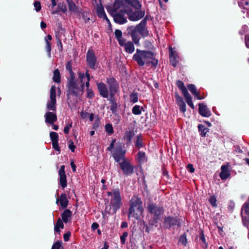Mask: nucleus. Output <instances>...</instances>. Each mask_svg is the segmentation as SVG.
Returning a JSON list of instances; mask_svg holds the SVG:
<instances>
[{
    "instance_id": "nucleus-29",
    "label": "nucleus",
    "mask_w": 249,
    "mask_h": 249,
    "mask_svg": "<svg viewBox=\"0 0 249 249\" xmlns=\"http://www.w3.org/2000/svg\"><path fill=\"white\" fill-rule=\"evenodd\" d=\"M183 95L184 96V98L185 99V101H186V103H187V104L192 109H194L195 108V106H194V104H193V103L192 102V97L191 96L190 94L188 93V92L187 93H186L185 94H183Z\"/></svg>"
},
{
    "instance_id": "nucleus-32",
    "label": "nucleus",
    "mask_w": 249,
    "mask_h": 249,
    "mask_svg": "<svg viewBox=\"0 0 249 249\" xmlns=\"http://www.w3.org/2000/svg\"><path fill=\"white\" fill-rule=\"evenodd\" d=\"M137 160L140 163H143L147 160L145 153L144 152L139 151L137 155Z\"/></svg>"
},
{
    "instance_id": "nucleus-58",
    "label": "nucleus",
    "mask_w": 249,
    "mask_h": 249,
    "mask_svg": "<svg viewBox=\"0 0 249 249\" xmlns=\"http://www.w3.org/2000/svg\"><path fill=\"white\" fill-rule=\"evenodd\" d=\"M187 169L190 173H194L195 172V168L192 164H189L187 166Z\"/></svg>"
},
{
    "instance_id": "nucleus-64",
    "label": "nucleus",
    "mask_w": 249,
    "mask_h": 249,
    "mask_svg": "<svg viewBox=\"0 0 249 249\" xmlns=\"http://www.w3.org/2000/svg\"><path fill=\"white\" fill-rule=\"evenodd\" d=\"M52 39V37L50 35H48L45 38V40L46 42H49L51 41Z\"/></svg>"
},
{
    "instance_id": "nucleus-3",
    "label": "nucleus",
    "mask_w": 249,
    "mask_h": 249,
    "mask_svg": "<svg viewBox=\"0 0 249 249\" xmlns=\"http://www.w3.org/2000/svg\"><path fill=\"white\" fill-rule=\"evenodd\" d=\"M142 202L138 196H134L129 202L128 216L138 219L143 213Z\"/></svg>"
},
{
    "instance_id": "nucleus-30",
    "label": "nucleus",
    "mask_w": 249,
    "mask_h": 249,
    "mask_svg": "<svg viewBox=\"0 0 249 249\" xmlns=\"http://www.w3.org/2000/svg\"><path fill=\"white\" fill-rule=\"evenodd\" d=\"M183 95L184 96V98L185 99V101H186V103H187V104L192 109H194L195 108V106H194V104H193V103L192 102V97L191 96L190 94L188 93V92L187 93H186L185 94H183Z\"/></svg>"
},
{
    "instance_id": "nucleus-13",
    "label": "nucleus",
    "mask_w": 249,
    "mask_h": 249,
    "mask_svg": "<svg viewBox=\"0 0 249 249\" xmlns=\"http://www.w3.org/2000/svg\"><path fill=\"white\" fill-rule=\"evenodd\" d=\"M59 178L58 179L59 184L64 189L67 187V180L66 174L65 171V166L62 165L58 171Z\"/></svg>"
},
{
    "instance_id": "nucleus-14",
    "label": "nucleus",
    "mask_w": 249,
    "mask_h": 249,
    "mask_svg": "<svg viewBox=\"0 0 249 249\" xmlns=\"http://www.w3.org/2000/svg\"><path fill=\"white\" fill-rule=\"evenodd\" d=\"M146 22L147 19L146 18H144L135 28L136 31L139 32V34L143 36H146L148 35V31L145 28Z\"/></svg>"
},
{
    "instance_id": "nucleus-46",
    "label": "nucleus",
    "mask_w": 249,
    "mask_h": 249,
    "mask_svg": "<svg viewBox=\"0 0 249 249\" xmlns=\"http://www.w3.org/2000/svg\"><path fill=\"white\" fill-rule=\"evenodd\" d=\"M128 232H124L122 235L120 237L121 243L122 245H124L125 243L126 239L128 236Z\"/></svg>"
},
{
    "instance_id": "nucleus-12",
    "label": "nucleus",
    "mask_w": 249,
    "mask_h": 249,
    "mask_svg": "<svg viewBox=\"0 0 249 249\" xmlns=\"http://www.w3.org/2000/svg\"><path fill=\"white\" fill-rule=\"evenodd\" d=\"M148 211L153 215L155 220L159 219L163 213L161 207H158L154 204H150L148 206Z\"/></svg>"
},
{
    "instance_id": "nucleus-10",
    "label": "nucleus",
    "mask_w": 249,
    "mask_h": 249,
    "mask_svg": "<svg viewBox=\"0 0 249 249\" xmlns=\"http://www.w3.org/2000/svg\"><path fill=\"white\" fill-rule=\"evenodd\" d=\"M87 62L89 68L96 69L97 66V58L92 50H89L87 53Z\"/></svg>"
},
{
    "instance_id": "nucleus-54",
    "label": "nucleus",
    "mask_w": 249,
    "mask_h": 249,
    "mask_svg": "<svg viewBox=\"0 0 249 249\" xmlns=\"http://www.w3.org/2000/svg\"><path fill=\"white\" fill-rule=\"evenodd\" d=\"M176 100L178 105L184 103L183 99L181 97L179 96L178 94H176L175 96Z\"/></svg>"
},
{
    "instance_id": "nucleus-63",
    "label": "nucleus",
    "mask_w": 249,
    "mask_h": 249,
    "mask_svg": "<svg viewBox=\"0 0 249 249\" xmlns=\"http://www.w3.org/2000/svg\"><path fill=\"white\" fill-rule=\"evenodd\" d=\"M115 142H116L115 139H113L112 140V142H111L109 146L107 147V150H108L109 151H111L112 150V149L114 147V143Z\"/></svg>"
},
{
    "instance_id": "nucleus-20",
    "label": "nucleus",
    "mask_w": 249,
    "mask_h": 249,
    "mask_svg": "<svg viewBox=\"0 0 249 249\" xmlns=\"http://www.w3.org/2000/svg\"><path fill=\"white\" fill-rule=\"evenodd\" d=\"M199 113L201 115L206 117H208L211 115L210 110L206 106L201 103L199 104Z\"/></svg>"
},
{
    "instance_id": "nucleus-18",
    "label": "nucleus",
    "mask_w": 249,
    "mask_h": 249,
    "mask_svg": "<svg viewBox=\"0 0 249 249\" xmlns=\"http://www.w3.org/2000/svg\"><path fill=\"white\" fill-rule=\"evenodd\" d=\"M172 66L176 67H180L181 66L180 64V62L182 61V59L179 56L178 52L174 50L172 48Z\"/></svg>"
},
{
    "instance_id": "nucleus-42",
    "label": "nucleus",
    "mask_w": 249,
    "mask_h": 249,
    "mask_svg": "<svg viewBox=\"0 0 249 249\" xmlns=\"http://www.w3.org/2000/svg\"><path fill=\"white\" fill-rule=\"evenodd\" d=\"M72 122L71 120H69L68 123L66 124V125L65 126L64 128V132L65 134H68L69 133V131L70 129L72 127Z\"/></svg>"
},
{
    "instance_id": "nucleus-2",
    "label": "nucleus",
    "mask_w": 249,
    "mask_h": 249,
    "mask_svg": "<svg viewBox=\"0 0 249 249\" xmlns=\"http://www.w3.org/2000/svg\"><path fill=\"white\" fill-rule=\"evenodd\" d=\"M85 84L80 83L78 80L74 77H67V96L78 97L81 96L84 92Z\"/></svg>"
},
{
    "instance_id": "nucleus-38",
    "label": "nucleus",
    "mask_w": 249,
    "mask_h": 249,
    "mask_svg": "<svg viewBox=\"0 0 249 249\" xmlns=\"http://www.w3.org/2000/svg\"><path fill=\"white\" fill-rule=\"evenodd\" d=\"M142 107H141L139 105H135L133 107L132 109V113L136 115H139L142 113Z\"/></svg>"
},
{
    "instance_id": "nucleus-51",
    "label": "nucleus",
    "mask_w": 249,
    "mask_h": 249,
    "mask_svg": "<svg viewBox=\"0 0 249 249\" xmlns=\"http://www.w3.org/2000/svg\"><path fill=\"white\" fill-rule=\"evenodd\" d=\"M87 97L90 99H92L94 96V92L92 89H87Z\"/></svg>"
},
{
    "instance_id": "nucleus-21",
    "label": "nucleus",
    "mask_w": 249,
    "mask_h": 249,
    "mask_svg": "<svg viewBox=\"0 0 249 249\" xmlns=\"http://www.w3.org/2000/svg\"><path fill=\"white\" fill-rule=\"evenodd\" d=\"M62 220L65 223H67L71 219L72 212L69 209H66L61 213Z\"/></svg>"
},
{
    "instance_id": "nucleus-24",
    "label": "nucleus",
    "mask_w": 249,
    "mask_h": 249,
    "mask_svg": "<svg viewBox=\"0 0 249 249\" xmlns=\"http://www.w3.org/2000/svg\"><path fill=\"white\" fill-rule=\"evenodd\" d=\"M139 32L136 31L135 29L133 30L130 33V36L132 37L133 42L136 45H140L139 41L140 37L139 36Z\"/></svg>"
},
{
    "instance_id": "nucleus-33",
    "label": "nucleus",
    "mask_w": 249,
    "mask_h": 249,
    "mask_svg": "<svg viewBox=\"0 0 249 249\" xmlns=\"http://www.w3.org/2000/svg\"><path fill=\"white\" fill-rule=\"evenodd\" d=\"M115 37L119 42V44H122L123 41L125 39L122 37V33L120 30H116L115 31Z\"/></svg>"
},
{
    "instance_id": "nucleus-9",
    "label": "nucleus",
    "mask_w": 249,
    "mask_h": 249,
    "mask_svg": "<svg viewBox=\"0 0 249 249\" xmlns=\"http://www.w3.org/2000/svg\"><path fill=\"white\" fill-rule=\"evenodd\" d=\"M126 14L128 16V18L132 21H137L144 17L145 12L144 11H137L131 12L127 6L124 9Z\"/></svg>"
},
{
    "instance_id": "nucleus-1",
    "label": "nucleus",
    "mask_w": 249,
    "mask_h": 249,
    "mask_svg": "<svg viewBox=\"0 0 249 249\" xmlns=\"http://www.w3.org/2000/svg\"><path fill=\"white\" fill-rule=\"evenodd\" d=\"M133 60L140 66H149L156 67L158 63V59L155 58L153 53L150 51H142L138 49L133 56Z\"/></svg>"
},
{
    "instance_id": "nucleus-26",
    "label": "nucleus",
    "mask_w": 249,
    "mask_h": 249,
    "mask_svg": "<svg viewBox=\"0 0 249 249\" xmlns=\"http://www.w3.org/2000/svg\"><path fill=\"white\" fill-rule=\"evenodd\" d=\"M63 221L60 218H58L55 225L54 230L55 232L60 233V229L64 228Z\"/></svg>"
},
{
    "instance_id": "nucleus-55",
    "label": "nucleus",
    "mask_w": 249,
    "mask_h": 249,
    "mask_svg": "<svg viewBox=\"0 0 249 249\" xmlns=\"http://www.w3.org/2000/svg\"><path fill=\"white\" fill-rule=\"evenodd\" d=\"M61 246V241H57L53 244L52 249H60Z\"/></svg>"
},
{
    "instance_id": "nucleus-4",
    "label": "nucleus",
    "mask_w": 249,
    "mask_h": 249,
    "mask_svg": "<svg viewBox=\"0 0 249 249\" xmlns=\"http://www.w3.org/2000/svg\"><path fill=\"white\" fill-rule=\"evenodd\" d=\"M107 195L110 196V206L113 213H115L122 205L120 192L119 189L112 190L111 192L107 193Z\"/></svg>"
},
{
    "instance_id": "nucleus-25",
    "label": "nucleus",
    "mask_w": 249,
    "mask_h": 249,
    "mask_svg": "<svg viewBox=\"0 0 249 249\" xmlns=\"http://www.w3.org/2000/svg\"><path fill=\"white\" fill-rule=\"evenodd\" d=\"M143 138L141 134L138 135L136 136V139L135 141V144L136 147L140 149L145 146V144L143 142Z\"/></svg>"
},
{
    "instance_id": "nucleus-34",
    "label": "nucleus",
    "mask_w": 249,
    "mask_h": 249,
    "mask_svg": "<svg viewBox=\"0 0 249 249\" xmlns=\"http://www.w3.org/2000/svg\"><path fill=\"white\" fill-rule=\"evenodd\" d=\"M97 14L100 18L105 19L107 23H110L109 20L107 18V15L102 8H99L97 9Z\"/></svg>"
},
{
    "instance_id": "nucleus-23",
    "label": "nucleus",
    "mask_w": 249,
    "mask_h": 249,
    "mask_svg": "<svg viewBox=\"0 0 249 249\" xmlns=\"http://www.w3.org/2000/svg\"><path fill=\"white\" fill-rule=\"evenodd\" d=\"M68 4L69 9L71 12L79 14L80 12V8L77 6L71 0H67Z\"/></svg>"
},
{
    "instance_id": "nucleus-17",
    "label": "nucleus",
    "mask_w": 249,
    "mask_h": 249,
    "mask_svg": "<svg viewBox=\"0 0 249 249\" xmlns=\"http://www.w3.org/2000/svg\"><path fill=\"white\" fill-rule=\"evenodd\" d=\"M45 122L51 125L53 124L57 120V116L55 113L53 112H47L45 115Z\"/></svg>"
},
{
    "instance_id": "nucleus-44",
    "label": "nucleus",
    "mask_w": 249,
    "mask_h": 249,
    "mask_svg": "<svg viewBox=\"0 0 249 249\" xmlns=\"http://www.w3.org/2000/svg\"><path fill=\"white\" fill-rule=\"evenodd\" d=\"M105 130L107 132L111 135L113 133L114 130L112 125L110 124H107L105 126Z\"/></svg>"
},
{
    "instance_id": "nucleus-61",
    "label": "nucleus",
    "mask_w": 249,
    "mask_h": 249,
    "mask_svg": "<svg viewBox=\"0 0 249 249\" xmlns=\"http://www.w3.org/2000/svg\"><path fill=\"white\" fill-rule=\"evenodd\" d=\"M52 145H53V148L55 150H57V151H60L59 147V145H58V142H52Z\"/></svg>"
},
{
    "instance_id": "nucleus-7",
    "label": "nucleus",
    "mask_w": 249,
    "mask_h": 249,
    "mask_svg": "<svg viewBox=\"0 0 249 249\" xmlns=\"http://www.w3.org/2000/svg\"><path fill=\"white\" fill-rule=\"evenodd\" d=\"M125 150L123 149V145L121 143H119L113 152V157L115 160L117 162H121V160L124 161L125 159Z\"/></svg>"
},
{
    "instance_id": "nucleus-50",
    "label": "nucleus",
    "mask_w": 249,
    "mask_h": 249,
    "mask_svg": "<svg viewBox=\"0 0 249 249\" xmlns=\"http://www.w3.org/2000/svg\"><path fill=\"white\" fill-rule=\"evenodd\" d=\"M34 5L35 7V8L36 9V12H39L41 8V4L40 2L38 1H36L34 3Z\"/></svg>"
},
{
    "instance_id": "nucleus-47",
    "label": "nucleus",
    "mask_w": 249,
    "mask_h": 249,
    "mask_svg": "<svg viewBox=\"0 0 249 249\" xmlns=\"http://www.w3.org/2000/svg\"><path fill=\"white\" fill-rule=\"evenodd\" d=\"M78 78L79 79V82L80 83H83V79L86 77L85 73H84V72H81V71H79L78 72Z\"/></svg>"
},
{
    "instance_id": "nucleus-11",
    "label": "nucleus",
    "mask_w": 249,
    "mask_h": 249,
    "mask_svg": "<svg viewBox=\"0 0 249 249\" xmlns=\"http://www.w3.org/2000/svg\"><path fill=\"white\" fill-rule=\"evenodd\" d=\"M107 82L109 86V95L112 98L118 91L119 85L116 79L113 77L107 78Z\"/></svg>"
},
{
    "instance_id": "nucleus-48",
    "label": "nucleus",
    "mask_w": 249,
    "mask_h": 249,
    "mask_svg": "<svg viewBox=\"0 0 249 249\" xmlns=\"http://www.w3.org/2000/svg\"><path fill=\"white\" fill-rule=\"evenodd\" d=\"M179 242V243H180L181 244L184 246L186 245L187 243V240L185 234L180 236Z\"/></svg>"
},
{
    "instance_id": "nucleus-35",
    "label": "nucleus",
    "mask_w": 249,
    "mask_h": 249,
    "mask_svg": "<svg viewBox=\"0 0 249 249\" xmlns=\"http://www.w3.org/2000/svg\"><path fill=\"white\" fill-rule=\"evenodd\" d=\"M176 84L179 89L181 91L183 95L188 92L187 89L185 88L183 83L181 81L179 80L177 81Z\"/></svg>"
},
{
    "instance_id": "nucleus-22",
    "label": "nucleus",
    "mask_w": 249,
    "mask_h": 249,
    "mask_svg": "<svg viewBox=\"0 0 249 249\" xmlns=\"http://www.w3.org/2000/svg\"><path fill=\"white\" fill-rule=\"evenodd\" d=\"M230 176V173L228 169V167L226 165H222L221 167V173L220 174V178L222 180L226 179Z\"/></svg>"
},
{
    "instance_id": "nucleus-27",
    "label": "nucleus",
    "mask_w": 249,
    "mask_h": 249,
    "mask_svg": "<svg viewBox=\"0 0 249 249\" xmlns=\"http://www.w3.org/2000/svg\"><path fill=\"white\" fill-rule=\"evenodd\" d=\"M125 2L136 9H140L141 8V5L138 0H125Z\"/></svg>"
},
{
    "instance_id": "nucleus-15",
    "label": "nucleus",
    "mask_w": 249,
    "mask_h": 249,
    "mask_svg": "<svg viewBox=\"0 0 249 249\" xmlns=\"http://www.w3.org/2000/svg\"><path fill=\"white\" fill-rule=\"evenodd\" d=\"M97 89L99 90L100 95L103 98H107L109 95V90L106 85L103 82L97 83Z\"/></svg>"
},
{
    "instance_id": "nucleus-37",
    "label": "nucleus",
    "mask_w": 249,
    "mask_h": 249,
    "mask_svg": "<svg viewBox=\"0 0 249 249\" xmlns=\"http://www.w3.org/2000/svg\"><path fill=\"white\" fill-rule=\"evenodd\" d=\"M134 135V133L132 131H128L125 133L124 139L127 140V143L129 144L132 140V138Z\"/></svg>"
},
{
    "instance_id": "nucleus-45",
    "label": "nucleus",
    "mask_w": 249,
    "mask_h": 249,
    "mask_svg": "<svg viewBox=\"0 0 249 249\" xmlns=\"http://www.w3.org/2000/svg\"><path fill=\"white\" fill-rule=\"evenodd\" d=\"M216 201L217 200L215 196H213L210 197L209 202L213 207H216L217 206Z\"/></svg>"
},
{
    "instance_id": "nucleus-31",
    "label": "nucleus",
    "mask_w": 249,
    "mask_h": 249,
    "mask_svg": "<svg viewBox=\"0 0 249 249\" xmlns=\"http://www.w3.org/2000/svg\"><path fill=\"white\" fill-rule=\"evenodd\" d=\"M53 81L57 83H60L61 82V76L58 69H55L53 71Z\"/></svg>"
},
{
    "instance_id": "nucleus-5",
    "label": "nucleus",
    "mask_w": 249,
    "mask_h": 249,
    "mask_svg": "<svg viewBox=\"0 0 249 249\" xmlns=\"http://www.w3.org/2000/svg\"><path fill=\"white\" fill-rule=\"evenodd\" d=\"M50 100L47 104V107L49 110H52L53 112L56 111V87L53 86L50 89Z\"/></svg>"
},
{
    "instance_id": "nucleus-8",
    "label": "nucleus",
    "mask_w": 249,
    "mask_h": 249,
    "mask_svg": "<svg viewBox=\"0 0 249 249\" xmlns=\"http://www.w3.org/2000/svg\"><path fill=\"white\" fill-rule=\"evenodd\" d=\"M126 9V6L124 3L121 6L120 8L118 10H120V12L115 14L114 16V21L120 24H124L126 22L127 19L126 17L124 16L126 13L124 9Z\"/></svg>"
},
{
    "instance_id": "nucleus-60",
    "label": "nucleus",
    "mask_w": 249,
    "mask_h": 249,
    "mask_svg": "<svg viewBox=\"0 0 249 249\" xmlns=\"http://www.w3.org/2000/svg\"><path fill=\"white\" fill-rule=\"evenodd\" d=\"M57 46L58 47L59 50L60 51H62L63 50V45H62V42L59 38H58L57 40Z\"/></svg>"
},
{
    "instance_id": "nucleus-41",
    "label": "nucleus",
    "mask_w": 249,
    "mask_h": 249,
    "mask_svg": "<svg viewBox=\"0 0 249 249\" xmlns=\"http://www.w3.org/2000/svg\"><path fill=\"white\" fill-rule=\"evenodd\" d=\"M50 136L52 142H58V135L56 132H51Z\"/></svg>"
},
{
    "instance_id": "nucleus-40",
    "label": "nucleus",
    "mask_w": 249,
    "mask_h": 249,
    "mask_svg": "<svg viewBox=\"0 0 249 249\" xmlns=\"http://www.w3.org/2000/svg\"><path fill=\"white\" fill-rule=\"evenodd\" d=\"M198 127L199 131L200 132L201 136H205L206 133L208 132V129L202 124H199Z\"/></svg>"
},
{
    "instance_id": "nucleus-53",
    "label": "nucleus",
    "mask_w": 249,
    "mask_h": 249,
    "mask_svg": "<svg viewBox=\"0 0 249 249\" xmlns=\"http://www.w3.org/2000/svg\"><path fill=\"white\" fill-rule=\"evenodd\" d=\"M59 11H61L63 12V13H65L66 12V11H67L66 7L65 6H61V7L59 6H58V10H57V11H53L52 12V14H55V13H56L57 12H58Z\"/></svg>"
},
{
    "instance_id": "nucleus-16",
    "label": "nucleus",
    "mask_w": 249,
    "mask_h": 249,
    "mask_svg": "<svg viewBox=\"0 0 249 249\" xmlns=\"http://www.w3.org/2000/svg\"><path fill=\"white\" fill-rule=\"evenodd\" d=\"M134 42L130 41H126L125 39L123 41L122 44H120L121 46L124 47V51L128 53H132L135 50V47L134 45Z\"/></svg>"
},
{
    "instance_id": "nucleus-6",
    "label": "nucleus",
    "mask_w": 249,
    "mask_h": 249,
    "mask_svg": "<svg viewBox=\"0 0 249 249\" xmlns=\"http://www.w3.org/2000/svg\"><path fill=\"white\" fill-rule=\"evenodd\" d=\"M119 166L125 176H130L134 173V166L126 160L119 162Z\"/></svg>"
},
{
    "instance_id": "nucleus-59",
    "label": "nucleus",
    "mask_w": 249,
    "mask_h": 249,
    "mask_svg": "<svg viewBox=\"0 0 249 249\" xmlns=\"http://www.w3.org/2000/svg\"><path fill=\"white\" fill-rule=\"evenodd\" d=\"M71 236V232L68 231L65 233L63 235L64 240L65 241H68L69 240L70 237Z\"/></svg>"
},
{
    "instance_id": "nucleus-62",
    "label": "nucleus",
    "mask_w": 249,
    "mask_h": 249,
    "mask_svg": "<svg viewBox=\"0 0 249 249\" xmlns=\"http://www.w3.org/2000/svg\"><path fill=\"white\" fill-rule=\"evenodd\" d=\"M100 125V122L98 120H96L93 124V129H97Z\"/></svg>"
},
{
    "instance_id": "nucleus-57",
    "label": "nucleus",
    "mask_w": 249,
    "mask_h": 249,
    "mask_svg": "<svg viewBox=\"0 0 249 249\" xmlns=\"http://www.w3.org/2000/svg\"><path fill=\"white\" fill-rule=\"evenodd\" d=\"M69 148L72 152L74 151L75 146L71 140L69 141Z\"/></svg>"
},
{
    "instance_id": "nucleus-36",
    "label": "nucleus",
    "mask_w": 249,
    "mask_h": 249,
    "mask_svg": "<svg viewBox=\"0 0 249 249\" xmlns=\"http://www.w3.org/2000/svg\"><path fill=\"white\" fill-rule=\"evenodd\" d=\"M123 3H124L123 0H115L114 4L112 7V10L113 12H117Z\"/></svg>"
},
{
    "instance_id": "nucleus-28",
    "label": "nucleus",
    "mask_w": 249,
    "mask_h": 249,
    "mask_svg": "<svg viewBox=\"0 0 249 249\" xmlns=\"http://www.w3.org/2000/svg\"><path fill=\"white\" fill-rule=\"evenodd\" d=\"M188 89L190 92L198 99H201L202 98L199 96L198 93L196 91V89L195 86L193 84H189L187 85Z\"/></svg>"
},
{
    "instance_id": "nucleus-39",
    "label": "nucleus",
    "mask_w": 249,
    "mask_h": 249,
    "mask_svg": "<svg viewBox=\"0 0 249 249\" xmlns=\"http://www.w3.org/2000/svg\"><path fill=\"white\" fill-rule=\"evenodd\" d=\"M66 69L67 71H69L70 73V76L69 77H74L75 74L73 72L72 70V63L71 61H69L67 62L66 66Z\"/></svg>"
},
{
    "instance_id": "nucleus-19",
    "label": "nucleus",
    "mask_w": 249,
    "mask_h": 249,
    "mask_svg": "<svg viewBox=\"0 0 249 249\" xmlns=\"http://www.w3.org/2000/svg\"><path fill=\"white\" fill-rule=\"evenodd\" d=\"M56 204L60 203L61 207L63 209H65L68 205L69 201L67 198L66 195L65 194H62L60 197L56 198Z\"/></svg>"
},
{
    "instance_id": "nucleus-56",
    "label": "nucleus",
    "mask_w": 249,
    "mask_h": 249,
    "mask_svg": "<svg viewBox=\"0 0 249 249\" xmlns=\"http://www.w3.org/2000/svg\"><path fill=\"white\" fill-rule=\"evenodd\" d=\"M178 105L179 106L180 111L184 113L186 111V105L185 103L184 102Z\"/></svg>"
},
{
    "instance_id": "nucleus-52",
    "label": "nucleus",
    "mask_w": 249,
    "mask_h": 249,
    "mask_svg": "<svg viewBox=\"0 0 249 249\" xmlns=\"http://www.w3.org/2000/svg\"><path fill=\"white\" fill-rule=\"evenodd\" d=\"M46 50L48 53L49 56H51V52L52 50L51 43L49 42H46Z\"/></svg>"
},
{
    "instance_id": "nucleus-43",
    "label": "nucleus",
    "mask_w": 249,
    "mask_h": 249,
    "mask_svg": "<svg viewBox=\"0 0 249 249\" xmlns=\"http://www.w3.org/2000/svg\"><path fill=\"white\" fill-rule=\"evenodd\" d=\"M130 101L131 102H132L133 103H135L138 102V94L136 92H133L130 95Z\"/></svg>"
},
{
    "instance_id": "nucleus-49",
    "label": "nucleus",
    "mask_w": 249,
    "mask_h": 249,
    "mask_svg": "<svg viewBox=\"0 0 249 249\" xmlns=\"http://www.w3.org/2000/svg\"><path fill=\"white\" fill-rule=\"evenodd\" d=\"M88 13L86 11L81 12L82 17L86 23L88 22L90 19L88 17Z\"/></svg>"
}]
</instances>
